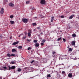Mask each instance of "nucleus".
I'll list each match as a JSON object with an SVG mask.
<instances>
[{
  "instance_id": "nucleus-1",
  "label": "nucleus",
  "mask_w": 79,
  "mask_h": 79,
  "mask_svg": "<svg viewBox=\"0 0 79 79\" xmlns=\"http://www.w3.org/2000/svg\"><path fill=\"white\" fill-rule=\"evenodd\" d=\"M68 56L66 55H61L60 56V59L63 60V59H66Z\"/></svg>"
},
{
  "instance_id": "nucleus-2",
  "label": "nucleus",
  "mask_w": 79,
  "mask_h": 79,
  "mask_svg": "<svg viewBox=\"0 0 79 79\" xmlns=\"http://www.w3.org/2000/svg\"><path fill=\"white\" fill-rule=\"evenodd\" d=\"M52 57H55V58H57V55H56V52L53 51L52 52Z\"/></svg>"
},
{
  "instance_id": "nucleus-3",
  "label": "nucleus",
  "mask_w": 79,
  "mask_h": 79,
  "mask_svg": "<svg viewBox=\"0 0 79 79\" xmlns=\"http://www.w3.org/2000/svg\"><path fill=\"white\" fill-rule=\"evenodd\" d=\"M22 21H23L24 23H27V21H28V20H27V19H22Z\"/></svg>"
},
{
  "instance_id": "nucleus-4",
  "label": "nucleus",
  "mask_w": 79,
  "mask_h": 79,
  "mask_svg": "<svg viewBox=\"0 0 79 79\" xmlns=\"http://www.w3.org/2000/svg\"><path fill=\"white\" fill-rule=\"evenodd\" d=\"M45 0H41L40 2L41 4H45Z\"/></svg>"
},
{
  "instance_id": "nucleus-5",
  "label": "nucleus",
  "mask_w": 79,
  "mask_h": 79,
  "mask_svg": "<svg viewBox=\"0 0 79 79\" xmlns=\"http://www.w3.org/2000/svg\"><path fill=\"white\" fill-rule=\"evenodd\" d=\"M4 10V9H3V8H2L1 9V10L0 11V13L1 14H3V13H4V11H3Z\"/></svg>"
},
{
  "instance_id": "nucleus-6",
  "label": "nucleus",
  "mask_w": 79,
  "mask_h": 79,
  "mask_svg": "<svg viewBox=\"0 0 79 79\" xmlns=\"http://www.w3.org/2000/svg\"><path fill=\"white\" fill-rule=\"evenodd\" d=\"M68 76L69 77H70V78L73 77V75H72V73H69L68 75Z\"/></svg>"
},
{
  "instance_id": "nucleus-7",
  "label": "nucleus",
  "mask_w": 79,
  "mask_h": 79,
  "mask_svg": "<svg viewBox=\"0 0 79 79\" xmlns=\"http://www.w3.org/2000/svg\"><path fill=\"white\" fill-rule=\"evenodd\" d=\"M9 5L10 6H11L12 7H13V6H15L14 4H13V3L11 2L9 3Z\"/></svg>"
},
{
  "instance_id": "nucleus-8",
  "label": "nucleus",
  "mask_w": 79,
  "mask_h": 79,
  "mask_svg": "<svg viewBox=\"0 0 79 79\" xmlns=\"http://www.w3.org/2000/svg\"><path fill=\"white\" fill-rule=\"evenodd\" d=\"M18 43H19V41H18L16 42H15L12 45H16V44H18Z\"/></svg>"
},
{
  "instance_id": "nucleus-9",
  "label": "nucleus",
  "mask_w": 79,
  "mask_h": 79,
  "mask_svg": "<svg viewBox=\"0 0 79 79\" xmlns=\"http://www.w3.org/2000/svg\"><path fill=\"white\" fill-rule=\"evenodd\" d=\"M74 16V15H72L71 16L69 17V19H72L73 18V16Z\"/></svg>"
},
{
  "instance_id": "nucleus-10",
  "label": "nucleus",
  "mask_w": 79,
  "mask_h": 79,
  "mask_svg": "<svg viewBox=\"0 0 79 79\" xmlns=\"http://www.w3.org/2000/svg\"><path fill=\"white\" fill-rule=\"evenodd\" d=\"M16 68L15 66H13L11 67V69H14Z\"/></svg>"
},
{
  "instance_id": "nucleus-11",
  "label": "nucleus",
  "mask_w": 79,
  "mask_h": 79,
  "mask_svg": "<svg viewBox=\"0 0 79 79\" xmlns=\"http://www.w3.org/2000/svg\"><path fill=\"white\" fill-rule=\"evenodd\" d=\"M39 43H36L35 44V47H39Z\"/></svg>"
},
{
  "instance_id": "nucleus-12",
  "label": "nucleus",
  "mask_w": 79,
  "mask_h": 79,
  "mask_svg": "<svg viewBox=\"0 0 79 79\" xmlns=\"http://www.w3.org/2000/svg\"><path fill=\"white\" fill-rule=\"evenodd\" d=\"M54 16L52 17H51V22H53V20L54 19Z\"/></svg>"
},
{
  "instance_id": "nucleus-13",
  "label": "nucleus",
  "mask_w": 79,
  "mask_h": 79,
  "mask_svg": "<svg viewBox=\"0 0 79 79\" xmlns=\"http://www.w3.org/2000/svg\"><path fill=\"white\" fill-rule=\"evenodd\" d=\"M75 41H72V45H75Z\"/></svg>"
},
{
  "instance_id": "nucleus-14",
  "label": "nucleus",
  "mask_w": 79,
  "mask_h": 79,
  "mask_svg": "<svg viewBox=\"0 0 79 79\" xmlns=\"http://www.w3.org/2000/svg\"><path fill=\"white\" fill-rule=\"evenodd\" d=\"M10 22L11 24H14V23H15V22L14 21H13L12 20L10 21Z\"/></svg>"
},
{
  "instance_id": "nucleus-15",
  "label": "nucleus",
  "mask_w": 79,
  "mask_h": 79,
  "mask_svg": "<svg viewBox=\"0 0 79 79\" xmlns=\"http://www.w3.org/2000/svg\"><path fill=\"white\" fill-rule=\"evenodd\" d=\"M72 37H76V34L74 33L72 35Z\"/></svg>"
},
{
  "instance_id": "nucleus-16",
  "label": "nucleus",
  "mask_w": 79,
  "mask_h": 79,
  "mask_svg": "<svg viewBox=\"0 0 79 79\" xmlns=\"http://www.w3.org/2000/svg\"><path fill=\"white\" fill-rule=\"evenodd\" d=\"M28 33L31 34L32 33V31H31V29H29L28 30Z\"/></svg>"
},
{
  "instance_id": "nucleus-17",
  "label": "nucleus",
  "mask_w": 79,
  "mask_h": 79,
  "mask_svg": "<svg viewBox=\"0 0 79 79\" xmlns=\"http://www.w3.org/2000/svg\"><path fill=\"white\" fill-rule=\"evenodd\" d=\"M18 48H19V49H22V48H23V47L21 46H18Z\"/></svg>"
},
{
  "instance_id": "nucleus-18",
  "label": "nucleus",
  "mask_w": 79,
  "mask_h": 79,
  "mask_svg": "<svg viewBox=\"0 0 79 79\" xmlns=\"http://www.w3.org/2000/svg\"><path fill=\"white\" fill-rule=\"evenodd\" d=\"M16 50L14 48L12 50V52H16Z\"/></svg>"
},
{
  "instance_id": "nucleus-19",
  "label": "nucleus",
  "mask_w": 79,
  "mask_h": 79,
  "mask_svg": "<svg viewBox=\"0 0 79 79\" xmlns=\"http://www.w3.org/2000/svg\"><path fill=\"white\" fill-rule=\"evenodd\" d=\"M10 56H16V55L13 54H10Z\"/></svg>"
},
{
  "instance_id": "nucleus-20",
  "label": "nucleus",
  "mask_w": 79,
  "mask_h": 79,
  "mask_svg": "<svg viewBox=\"0 0 79 79\" xmlns=\"http://www.w3.org/2000/svg\"><path fill=\"white\" fill-rule=\"evenodd\" d=\"M32 25L33 26H37V23H33L32 24Z\"/></svg>"
},
{
  "instance_id": "nucleus-21",
  "label": "nucleus",
  "mask_w": 79,
  "mask_h": 79,
  "mask_svg": "<svg viewBox=\"0 0 79 79\" xmlns=\"http://www.w3.org/2000/svg\"><path fill=\"white\" fill-rule=\"evenodd\" d=\"M8 67L9 68V69H7V70H9V71H10V70H11V67L10 66H8Z\"/></svg>"
},
{
  "instance_id": "nucleus-22",
  "label": "nucleus",
  "mask_w": 79,
  "mask_h": 79,
  "mask_svg": "<svg viewBox=\"0 0 79 79\" xmlns=\"http://www.w3.org/2000/svg\"><path fill=\"white\" fill-rule=\"evenodd\" d=\"M26 36H23V37L22 38V40H24V39H26Z\"/></svg>"
},
{
  "instance_id": "nucleus-23",
  "label": "nucleus",
  "mask_w": 79,
  "mask_h": 79,
  "mask_svg": "<svg viewBox=\"0 0 79 79\" xmlns=\"http://www.w3.org/2000/svg\"><path fill=\"white\" fill-rule=\"evenodd\" d=\"M7 56H8V57H10V56H11L10 55V54H9V53L7 54Z\"/></svg>"
},
{
  "instance_id": "nucleus-24",
  "label": "nucleus",
  "mask_w": 79,
  "mask_h": 79,
  "mask_svg": "<svg viewBox=\"0 0 79 79\" xmlns=\"http://www.w3.org/2000/svg\"><path fill=\"white\" fill-rule=\"evenodd\" d=\"M31 2V1H27L26 2V4H28V3H29Z\"/></svg>"
},
{
  "instance_id": "nucleus-25",
  "label": "nucleus",
  "mask_w": 79,
  "mask_h": 79,
  "mask_svg": "<svg viewBox=\"0 0 79 79\" xmlns=\"http://www.w3.org/2000/svg\"><path fill=\"white\" fill-rule=\"evenodd\" d=\"M60 40H61V37L57 39L58 41H60Z\"/></svg>"
},
{
  "instance_id": "nucleus-26",
  "label": "nucleus",
  "mask_w": 79,
  "mask_h": 79,
  "mask_svg": "<svg viewBox=\"0 0 79 79\" xmlns=\"http://www.w3.org/2000/svg\"><path fill=\"white\" fill-rule=\"evenodd\" d=\"M33 42H34L35 43H37V40H34Z\"/></svg>"
},
{
  "instance_id": "nucleus-27",
  "label": "nucleus",
  "mask_w": 79,
  "mask_h": 79,
  "mask_svg": "<svg viewBox=\"0 0 79 79\" xmlns=\"http://www.w3.org/2000/svg\"><path fill=\"white\" fill-rule=\"evenodd\" d=\"M62 74H66V73L64 71H62Z\"/></svg>"
},
{
  "instance_id": "nucleus-28",
  "label": "nucleus",
  "mask_w": 79,
  "mask_h": 79,
  "mask_svg": "<svg viewBox=\"0 0 79 79\" xmlns=\"http://www.w3.org/2000/svg\"><path fill=\"white\" fill-rule=\"evenodd\" d=\"M31 33H28V37H31Z\"/></svg>"
},
{
  "instance_id": "nucleus-29",
  "label": "nucleus",
  "mask_w": 79,
  "mask_h": 79,
  "mask_svg": "<svg viewBox=\"0 0 79 79\" xmlns=\"http://www.w3.org/2000/svg\"><path fill=\"white\" fill-rule=\"evenodd\" d=\"M47 77H51V75H50V74H49L48 75V76H47Z\"/></svg>"
},
{
  "instance_id": "nucleus-30",
  "label": "nucleus",
  "mask_w": 79,
  "mask_h": 79,
  "mask_svg": "<svg viewBox=\"0 0 79 79\" xmlns=\"http://www.w3.org/2000/svg\"><path fill=\"white\" fill-rule=\"evenodd\" d=\"M69 52H72V49L71 48H69Z\"/></svg>"
},
{
  "instance_id": "nucleus-31",
  "label": "nucleus",
  "mask_w": 79,
  "mask_h": 79,
  "mask_svg": "<svg viewBox=\"0 0 79 79\" xmlns=\"http://www.w3.org/2000/svg\"><path fill=\"white\" fill-rule=\"evenodd\" d=\"M18 71H19V72H20V71H21V69L19 68L18 69Z\"/></svg>"
},
{
  "instance_id": "nucleus-32",
  "label": "nucleus",
  "mask_w": 79,
  "mask_h": 79,
  "mask_svg": "<svg viewBox=\"0 0 79 79\" xmlns=\"http://www.w3.org/2000/svg\"><path fill=\"white\" fill-rule=\"evenodd\" d=\"M13 17H14V16L13 15H11L10 16V18H11V19L13 18Z\"/></svg>"
},
{
  "instance_id": "nucleus-33",
  "label": "nucleus",
  "mask_w": 79,
  "mask_h": 79,
  "mask_svg": "<svg viewBox=\"0 0 79 79\" xmlns=\"http://www.w3.org/2000/svg\"><path fill=\"white\" fill-rule=\"evenodd\" d=\"M3 69H7V67L6 66H5L3 67Z\"/></svg>"
},
{
  "instance_id": "nucleus-34",
  "label": "nucleus",
  "mask_w": 79,
  "mask_h": 79,
  "mask_svg": "<svg viewBox=\"0 0 79 79\" xmlns=\"http://www.w3.org/2000/svg\"><path fill=\"white\" fill-rule=\"evenodd\" d=\"M35 65L36 66H37L38 65V64H37V62H36L35 63Z\"/></svg>"
},
{
  "instance_id": "nucleus-35",
  "label": "nucleus",
  "mask_w": 79,
  "mask_h": 79,
  "mask_svg": "<svg viewBox=\"0 0 79 79\" xmlns=\"http://www.w3.org/2000/svg\"><path fill=\"white\" fill-rule=\"evenodd\" d=\"M45 42V40H42V42H43V43H44V42Z\"/></svg>"
},
{
  "instance_id": "nucleus-36",
  "label": "nucleus",
  "mask_w": 79,
  "mask_h": 79,
  "mask_svg": "<svg viewBox=\"0 0 79 79\" xmlns=\"http://www.w3.org/2000/svg\"><path fill=\"white\" fill-rule=\"evenodd\" d=\"M34 61H35V60H33L31 62V64H32V63H34Z\"/></svg>"
},
{
  "instance_id": "nucleus-37",
  "label": "nucleus",
  "mask_w": 79,
  "mask_h": 79,
  "mask_svg": "<svg viewBox=\"0 0 79 79\" xmlns=\"http://www.w3.org/2000/svg\"><path fill=\"white\" fill-rule=\"evenodd\" d=\"M11 63L12 64H14L15 63V62L14 61H11Z\"/></svg>"
},
{
  "instance_id": "nucleus-38",
  "label": "nucleus",
  "mask_w": 79,
  "mask_h": 79,
  "mask_svg": "<svg viewBox=\"0 0 79 79\" xmlns=\"http://www.w3.org/2000/svg\"><path fill=\"white\" fill-rule=\"evenodd\" d=\"M63 40L64 42H66V40H65V39H64V38H63Z\"/></svg>"
},
{
  "instance_id": "nucleus-39",
  "label": "nucleus",
  "mask_w": 79,
  "mask_h": 79,
  "mask_svg": "<svg viewBox=\"0 0 79 79\" xmlns=\"http://www.w3.org/2000/svg\"><path fill=\"white\" fill-rule=\"evenodd\" d=\"M61 18H64V17L63 15H62L61 16Z\"/></svg>"
},
{
  "instance_id": "nucleus-40",
  "label": "nucleus",
  "mask_w": 79,
  "mask_h": 79,
  "mask_svg": "<svg viewBox=\"0 0 79 79\" xmlns=\"http://www.w3.org/2000/svg\"><path fill=\"white\" fill-rule=\"evenodd\" d=\"M27 42H30V40L27 39Z\"/></svg>"
},
{
  "instance_id": "nucleus-41",
  "label": "nucleus",
  "mask_w": 79,
  "mask_h": 79,
  "mask_svg": "<svg viewBox=\"0 0 79 79\" xmlns=\"http://www.w3.org/2000/svg\"><path fill=\"white\" fill-rule=\"evenodd\" d=\"M31 47H29L27 48V49L28 50H31Z\"/></svg>"
},
{
  "instance_id": "nucleus-42",
  "label": "nucleus",
  "mask_w": 79,
  "mask_h": 79,
  "mask_svg": "<svg viewBox=\"0 0 79 79\" xmlns=\"http://www.w3.org/2000/svg\"><path fill=\"white\" fill-rule=\"evenodd\" d=\"M44 45V43H41V45L42 46H43Z\"/></svg>"
},
{
  "instance_id": "nucleus-43",
  "label": "nucleus",
  "mask_w": 79,
  "mask_h": 79,
  "mask_svg": "<svg viewBox=\"0 0 79 79\" xmlns=\"http://www.w3.org/2000/svg\"><path fill=\"white\" fill-rule=\"evenodd\" d=\"M5 2H8V0H5Z\"/></svg>"
},
{
  "instance_id": "nucleus-44",
  "label": "nucleus",
  "mask_w": 79,
  "mask_h": 79,
  "mask_svg": "<svg viewBox=\"0 0 79 79\" xmlns=\"http://www.w3.org/2000/svg\"><path fill=\"white\" fill-rule=\"evenodd\" d=\"M37 18V17H34V19H36Z\"/></svg>"
},
{
  "instance_id": "nucleus-45",
  "label": "nucleus",
  "mask_w": 79,
  "mask_h": 79,
  "mask_svg": "<svg viewBox=\"0 0 79 79\" xmlns=\"http://www.w3.org/2000/svg\"><path fill=\"white\" fill-rule=\"evenodd\" d=\"M37 28L38 29H40V27H38Z\"/></svg>"
},
{
  "instance_id": "nucleus-46",
  "label": "nucleus",
  "mask_w": 79,
  "mask_h": 79,
  "mask_svg": "<svg viewBox=\"0 0 79 79\" xmlns=\"http://www.w3.org/2000/svg\"><path fill=\"white\" fill-rule=\"evenodd\" d=\"M60 65H64V64H60Z\"/></svg>"
},
{
  "instance_id": "nucleus-47",
  "label": "nucleus",
  "mask_w": 79,
  "mask_h": 79,
  "mask_svg": "<svg viewBox=\"0 0 79 79\" xmlns=\"http://www.w3.org/2000/svg\"><path fill=\"white\" fill-rule=\"evenodd\" d=\"M0 69H1V71H2V70H3V69H2V68H1Z\"/></svg>"
},
{
  "instance_id": "nucleus-48",
  "label": "nucleus",
  "mask_w": 79,
  "mask_h": 79,
  "mask_svg": "<svg viewBox=\"0 0 79 79\" xmlns=\"http://www.w3.org/2000/svg\"><path fill=\"white\" fill-rule=\"evenodd\" d=\"M11 38H12V36H11L10 37V39H11Z\"/></svg>"
},
{
  "instance_id": "nucleus-49",
  "label": "nucleus",
  "mask_w": 79,
  "mask_h": 79,
  "mask_svg": "<svg viewBox=\"0 0 79 79\" xmlns=\"http://www.w3.org/2000/svg\"><path fill=\"white\" fill-rule=\"evenodd\" d=\"M40 34H43V33L41 32Z\"/></svg>"
},
{
  "instance_id": "nucleus-50",
  "label": "nucleus",
  "mask_w": 79,
  "mask_h": 79,
  "mask_svg": "<svg viewBox=\"0 0 79 79\" xmlns=\"http://www.w3.org/2000/svg\"><path fill=\"white\" fill-rule=\"evenodd\" d=\"M2 79V78L1 77H0V79Z\"/></svg>"
},
{
  "instance_id": "nucleus-51",
  "label": "nucleus",
  "mask_w": 79,
  "mask_h": 79,
  "mask_svg": "<svg viewBox=\"0 0 79 79\" xmlns=\"http://www.w3.org/2000/svg\"><path fill=\"white\" fill-rule=\"evenodd\" d=\"M20 36H21V35H19V37H20Z\"/></svg>"
},
{
  "instance_id": "nucleus-52",
  "label": "nucleus",
  "mask_w": 79,
  "mask_h": 79,
  "mask_svg": "<svg viewBox=\"0 0 79 79\" xmlns=\"http://www.w3.org/2000/svg\"><path fill=\"white\" fill-rule=\"evenodd\" d=\"M55 72H56V73H57V71H55Z\"/></svg>"
},
{
  "instance_id": "nucleus-53",
  "label": "nucleus",
  "mask_w": 79,
  "mask_h": 79,
  "mask_svg": "<svg viewBox=\"0 0 79 79\" xmlns=\"http://www.w3.org/2000/svg\"><path fill=\"white\" fill-rule=\"evenodd\" d=\"M78 66H79V64H78Z\"/></svg>"
},
{
  "instance_id": "nucleus-54",
  "label": "nucleus",
  "mask_w": 79,
  "mask_h": 79,
  "mask_svg": "<svg viewBox=\"0 0 79 79\" xmlns=\"http://www.w3.org/2000/svg\"><path fill=\"white\" fill-rule=\"evenodd\" d=\"M57 74H58V73H57Z\"/></svg>"
},
{
  "instance_id": "nucleus-55",
  "label": "nucleus",
  "mask_w": 79,
  "mask_h": 79,
  "mask_svg": "<svg viewBox=\"0 0 79 79\" xmlns=\"http://www.w3.org/2000/svg\"><path fill=\"white\" fill-rule=\"evenodd\" d=\"M60 32H61L62 31H60Z\"/></svg>"
}]
</instances>
